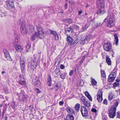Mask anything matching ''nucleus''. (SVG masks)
<instances>
[{
    "label": "nucleus",
    "mask_w": 120,
    "mask_h": 120,
    "mask_svg": "<svg viewBox=\"0 0 120 120\" xmlns=\"http://www.w3.org/2000/svg\"><path fill=\"white\" fill-rule=\"evenodd\" d=\"M104 22H107L106 26L109 28L114 26L115 25V21L114 15L112 13H110L105 19Z\"/></svg>",
    "instance_id": "nucleus-1"
},
{
    "label": "nucleus",
    "mask_w": 120,
    "mask_h": 120,
    "mask_svg": "<svg viewBox=\"0 0 120 120\" xmlns=\"http://www.w3.org/2000/svg\"><path fill=\"white\" fill-rule=\"evenodd\" d=\"M13 45L16 51L21 52L23 51V48L19 44V39L18 38H15L13 41Z\"/></svg>",
    "instance_id": "nucleus-2"
},
{
    "label": "nucleus",
    "mask_w": 120,
    "mask_h": 120,
    "mask_svg": "<svg viewBox=\"0 0 120 120\" xmlns=\"http://www.w3.org/2000/svg\"><path fill=\"white\" fill-rule=\"evenodd\" d=\"M117 69L115 68L111 73L109 76L108 81L111 82L113 81L116 77Z\"/></svg>",
    "instance_id": "nucleus-3"
},
{
    "label": "nucleus",
    "mask_w": 120,
    "mask_h": 120,
    "mask_svg": "<svg viewBox=\"0 0 120 120\" xmlns=\"http://www.w3.org/2000/svg\"><path fill=\"white\" fill-rule=\"evenodd\" d=\"M116 108L115 107H111L109 111V116L110 118H113L116 114Z\"/></svg>",
    "instance_id": "nucleus-4"
},
{
    "label": "nucleus",
    "mask_w": 120,
    "mask_h": 120,
    "mask_svg": "<svg viewBox=\"0 0 120 120\" xmlns=\"http://www.w3.org/2000/svg\"><path fill=\"white\" fill-rule=\"evenodd\" d=\"M38 63V60H36L35 58H34L31 61L30 67L31 69L34 70L37 67Z\"/></svg>",
    "instance_id": "nucleus-5"
},
{
    "label": "nucleus",
    "mask_w": 120,
    "mask_h": 120,
    "mask_svg": "<svg viewBox=\"0 0 120 120\" xmlns=\"http://www.w3.org/2000/svg\"><path fill=\"white\" fill-rule=\"evenodd\" d=\"M20 31L22 34L23 35H26L27 32V30L25 27V22L21 24L20 28Z\"/></svg>",
    "instance_id": "nucleus-6"
},
{
    "label": "nucleus",
    "mask_w": 120,
    "mask_h": 120,
    "mask_svg": "<svg viewBox=\"0 0 120 120\" xmlns=\"http://www.w3.org/2000/svg\"><path fill=\"white\" fill-rule=\"evenodd\" d=\"M92 38L90 36H85L82 38L80 40V43L81 44L83 45L85 43H87L89 41L90 38Z\"/></svg>",
    "instance_id": "nucleus-7"
},
{
    "label": "nucleus",
    "mask_w": 120,
    "mask_h": 120,
    "mask_svg": "<svg viewBox=\"0 0 120 120\" xmlns=\"http://www.w3.org/2000/svg\"><path fill=\"white\" fill-rule=\"evenodd\" d=\"M81 111L83 116H87V111L85 106H82L81 107Z\"/></svg>",
    "instance_id": "nucleus-8"
},
{
    "label": "nucleus",
    "mask_w": 120,
    "mask_h": 120,
    "mask_svg": "<svg viewBox=\"0 0 120 120\" xmlns=\"http://www.w3.org/2000/svg\"><path fill=\"white\" fill-rule=\"evenodd\" d=\"M19 83L20 85L26 86V84L25 81L23 76L20 75L19 76Z\"/></svg>",
    "instance_id": "nucleus-9"
},
{
    "label": "nucleus",
    "mask_w": 120,
    "mask_h": 120,
    "mask_svg": "<svg viewBox=\"0 0 120 120\" xmlns=\"http://www.w3.org/2000/svg\"><path fill=\"white\" fill-rule=\"evenodd\" d=\"M97 99L99 102L102 100V90H99L98 91L97 94Z\"/></svg>",
    "instance_id": "nucleus-10"
},
{
    "label": "nucleus",
    "mask_w": 120,
    "mask_h": 120,
    "mask_svg": "<svg viewBox=\"0 0 120 120\" xmlns=\"http://www.w3.org/2000/svg\"><path fill=\"white\" fill-rule=\"evenodd\" d=\"M103 47L104 49L107 51H109L112 48L111 44L109 42L103 45Z\"/></svg>",
    "instance_id": "nucleus-11"
},
{
    "label": "nucleus",
    "mask_w": 120,
    "mask_h": 120,
    "mask_svg": "<svg viewBox=\"0 0 120 120\" xmlns=\"http://www.w3.org/2000/svg\"><path fill=\"white\" fill-rule=\"evenodd\" d=\"M38 34L37 37L41 39L43 38L46 35V33L45 32L43 31L37 33Z\"/></svg>",
    "instance_id": "nucleus-12"
},
{
    "label": "nucleus",
    "mask_w": 120,
    "mask_h": 120,
    "mask_svg": "<svg viewBox=\"0 0 120 120\" xmlns=\"http://www.w3.org/2000/svg\"><path fill=\"white\" fill-rule=\"evenodd\" d=\"M48 31L50 34H52L55 37V40H59V37L56 31H52L51 30H49Z\"/></svg>",
    "instance_id": "nucleus-13"
},
{
    "label": "nucleus",
    "mask_w": 120,
    "mask_h": 120,
    "mask_svg": "<svg viewBox=\"0 0 120 120\" xmlns=\"http://www.w3.org/2000/svg\"><path fill=\"white\" fill-rule=\"evenodd\" d=\"M106 0H99L98 1V7L99 8H102L104 7V2Z\"/></svg>",
    "instance_id": "nucleus-14"
},
{
    "label": "nucleus",
    "mask_w": 120,
    "mask_h": 120,
    "mask_svg": "<svg viewBox=\"0 0 120 120\" xmlns=\"http://www.w3.org/2000/svg\"><path fill=\"white\" fill-rule=\"evenodd\" d=\"M66 39L68 42V44L71 45H74V43L73 42L72 38L70 36H68L66 38Z\"/></svg>",
    "instance_id": "nucleus-15"
},
{
    "label": "nucleus",
    "mask_w": 120,
    "mask_h": 120,
    "mask_svg": "<svg viewBox=\"0 0 120 120\" xmlns=\"http://www.w3.org/2000/svg\"><path fill=\"white\" fill-rule=\"evenodd\" d=\"M7 6L8 8H11L14 7V4L12 1H9L6 2Z\"/></svg>",
    "instance_id": "nucleus-16"
},
{
    "label": "nucleus",
    "mask_w": 120,
    "mask_h": 120,
    "mask_svg": "<svg viewBox=\"0 0 120 120\" xmlns=\"http://www.w3.org/2000/svg\"><path fill=\"white\" fill-rule=\"evenodd\" d=\"M72 29L68 27L65 29V34L67 35H70L72 32Z\"/></svg>",
    "instance_id": "nucleus-17"
},
{
    "label": "nucleus",
    "mask_w": 120,
    "mask_h": 120,
    "mask_svg": "<svg viewBox=\"0 0 120 120\" xmlns=\"http://www.w3.org/2000/svg\"><path fill=\"white\" fill-rule=\"evenodd\" d=\"M67 112L69 113L73 114L75 113L74 110L69 106L67 107Z\"/></svg>",
    "instance_id": "nucleus-18"
},
{
    "label": "nucleus",
    "mask_w": 120,
    "mask_h": 120,
    "mask_svg": "<svg viewBox=\"0 0 120 120\" xmlns=\"http://www.w3.org/2000/svg\"><path fill=\"white\" fill-rule=\"evenodd\" d=\"M20 65L25 64V59L22 57H20Z\"/></svg>",
    "instance_id": "nucleus-19"
},
{
    "label": "nucleus",
    "mask_w": 120,
    "mask_h": 120,
    "mask_svg": "<svg viewBox=\"0 0 120 120\" xmlns=\"http://www.w3.org/2000/svg\"><path fill=\"white\" fill-rule=\"evenodd\" d=\"M93 112V117H92L91 116V117H94V118H95L96 117V115H97V110L94 108H92L91 110Z\"/></svg>",
    "instance_id": "nucleus-20"
},
{
    "label": "nucleus",
    "mask_w": 120,
    "mask_h": 120,
    "mask_svg": "<svg viewBox=\"0 0 120 120\" xmlns=\"http://www.w3.org/2000/svg\"><path fill=\"white\" fill-rule=\"evenodd\" d=\"M47 80L48 85L50 87L51 86L52 81L50 75H48L47 78Z\"/></svg>",
    "instance_id": "nucleus-21"
},
{
    "label": "nucleus",
    "mask_w": 120,
    "mask_h": 120,
    "mask_svg": "<svg viewBox=\"0 0 120 120\" xmlns=\"http://www.w3.org/2000/svg\"><path fill=\"white\" fill-rule=\"evenodd\" d=\"M114 36L115 38L114 41L115 42L116 45V46H117L118 45V37H117L116 34H115L114 35Z\"/></svg>",
    "instance_id": "nucleus-22"
},
{
    "label": "nucleus",
    "mask_w": 120,
    "mask_h": 120,
    "mask_svg": "<svg viewBox=\"0 0 120 120\" xmlns=\"http://www.w3.org/2000/svg\"><path fill=\"white\" fill-rule=\"evenodd\" d=\"M74 117L71 115H68L66 117V120H73Z\"/></svg>",
    "instance_id": "nucleus-23"
},
{
    "label": "nucleus",
    "mask_w": 120,
    "mask_h": 120,
    "mask_svg": "<svg viewBox=\"0 0 120 120\" xmlns=\"http://www.w3.org/2000/svg\"><path fill=\"white\" fill-rule=\"evenodd\" d=\"M91 82L92 85L93 86L96 85L97 83L95 80L92 77L91 78Z\"/></svg>",
    "instance_id": "nucleus-24"
},
{
    "label": "nucleus",
    "mask_w": 120,
    "mask_h": 120,
    "mask_svg": "<svg viewBox=\"0 0 120 120\" xmlns=\"http://www.w3.org/2000/svg\"><path fill=\"white\" fill-rule=\"evenodd\" d=\"M36 29L38 32H39V31H43V29L41 26L40 25H38L36 26Z\"/></svg>",
    "instance_id": "nucleus-25"
},
{
    "label": "nucleus",
    "mask_w": 120,
    "mask_h": 120,
    "mask_svg": "<svg viewBox=\"0 0 120 120\" xmlns=\"http://www.w3.org/2000/svg\"><path fill=\"white\" fill-rule=\"evenodd\" d=\"M106 62L109 65H110L111 64V62L110 59L109 57L107 56L106 57Z\"/></svg>",
    "instance_id": "nucleus-26"
},
{
    "label": "nucleus",
    "mask_w": 120,
    "mask_h": 120,
    "mask_svg": "<svg viewBox=\"0 0 120 120\" xmlns=\"http://www.w3.org/2000/svg\"><path fill=\"white\" fill-rule=\"evenodd\" d=\"M34 83L36 86L37 87L40 86V81L38 78L36 80V81H34Z\"/></svg>",
    "instance_id": "nucleus-27"
},
{
    "label": "nucleus",
    "mask_w": 120,
    "mask_h": 120,
    "mask_svg": "<svg viewBox=\"0 0 120 120\" xmlns=\"http://www.w3.org/2000/svg\"><path fill=\"white\" fill-rule=\"evenodd\" d=\"M105 11L104 10H99L97 11V13L98 15H102L105 13Z\"/></svg>",
    "instance_id": "nucleus-28"
},
{
    "label": "nucleus",
    "mask_w": 120,
    "mask_h": 120,
    "mask_svg": "<svg viewBox=\"0 0 120 120\" xmlns=\"http://www.w3.org/2000/svg\"><path fill=\"white\" fill-rule=\"evenodd\" d=\"M4 55L5 57L7 60H10V56L9 53L8 52H6L5 53H4Z\"/></svg>",
    "instance_id": "nucleus-29"
},
{
    "label": "nucleus",
    "mask_w": 120,
    "mask_h": 120,
    "mask_svg": "<svg viewBox=\"0 0 120 120\" xmlns=\"http://www.w3.org/2000/svg\"><path fill=\"white\" fill-rule=\"evenodd\" d=\"M80 108V104L78 103L75 106V110L78 112Z\"/></svg>",
    "instance_id": "nucleus-30"
},
{
    "label": "nucleus",
    "mask_w": 120,
    "mask_h": 120,
    "mask_svg": "<svg viewBox=\"0 0 120 120\" xmlns=\"http://www.w3.org/2000/svg\"><path fill=\"white\" fill-rule=\"evenodd\" d=\"M116 82H115L113 84V86L115 87H116L118 86L119 85V82L120 80L119 79H117L116 80Z\"/></svg>",
    "instance_id": "nucleus-31"
},
{
    "label": "nucleus",
    "mask_w": 120,
    "mask_h": 120,
    "mask_svg": "<svg viewBox=\"0 0 120 120\" xmlns=\"http://www.w3.org/2000/svg\"><path fill=\"white\" fill-rule=\"evenodd\" d=\"M114 95L112 92L109 93L108 96L109 100V101L111 100L113 98Z\"/></svg>",
    "instance_id": "nucleus-32"
},
{
    "label": "nucleus",
    "mask_w": 120,
    "mask_h": 120,
    "mask_svg": "<svg viewBox=\"0 0 120 120\" xmlns=\"http://www.w3.org/2000/svg\"><path fill=\"white\" fill-rule=\"evenodd\" d=\"M38 34L37 33V32H35L34 34L32 35L31 37V38L32 41L34 40L35 38L37 37Z\"/></svg>",
    "instance_id": "nucleus-33"
},
{
    "label": "nucleus",
    "mask_w": 120,
    "mask_h": 120,
    "mask_svg": "<svg viewBox=\"0 0 120 120\" xmlns=\"http://www.w3.org/2000/svg\"><path fill=\"white\" fill-rule=\"evenodd\" d=\"M29 31L30 32L32 33L34 32V26H30L29 27Z\"/></svg>",
    "instance_id": "nucleus-34"
},
{
    "label": "nucleus",
    "mask_w": 120,
    "mask_h": 120,
    "mask_svg": "<svg viewBox=\"0 0 120 120\" xmlns=\"http://www.w3.org/2000/svg\"><path fill=\"white\" fill-rule=\"evenodd\" d=\"M20 66L22 71V72H24L25 70V64L20 65Z\"/></svg>",
    "instance_id": "nucleus-35"
},
{
    "label": "nucleus",
    "mask_w": 120,
    "mask_h": 120,
    "mask_svg": "<svg viewBox=\"0 0 120 120\" xmlns=\"http://www.w3.org/2000/svg\"><path fill=\"white\" fill-rule=\"evenodd\" d=\"M54 72L55 73L56 75H57L59 74L60 73V71L59 69L56 68Z\"/></svg>",
    "instance_id": "nucleus-36"
},
{
    "label": "nucleus",
    "mask_w": 120,
    "mask_h": 120,
    "mask_svg": "<svg viewBox=\"0 0 120 120\" xmlns=\"http://www.w3.org/2000/svg\"><path fill=\"white\" fill-rule=\"evenodd\" d=\"M84 105L86 107H89L90 106V102H85L84 103Z\"/></svg>",
    "instance_id": "nucleus-37"
},
{
    "label": "nucleus",
    "mask_w": 120,
    "mask_h": 120,
    "mask_svg": "<svg viewBox=\"0 0 120 120\" xmlns=\"http://www.w3.org/2000/svg\"><path fill=\"white\" fill-rule=\"evenodd\" d=\"M66 1L68 2L71 5H72L74 2V0H67Z\"/></svg>",
    "instance_id": "nucleus-38"
},
{
    "label": "nucleus",
    "mask_w": 120,
    "mask_h": 120,
    "mask_svg": "<svg viewBox=\"0 0 120 120\" xmlns=\"http://www.w3.org/2000/svg\"><path fill=\"white\" fill-rule=\"evenodd\" d=\"M101 72L102 76L103 77H105V75L104 71H102V70L101 69Z\"/></svg>",
    "instance_id": "nucleus-39"
},
{
    "label": "nucleus",
    "mask_w": 120,
    "mask_h": 120,
    "mask_svg": "<svg viewBox=\"0 0 120 120\" xmlns=\"http://www.w3.org/2000/svg\"><path fill=\"white\" fill-rule=\"evenodd\" d=\"M118 102L117 101H116V102L115 103V105H113L112 107H115L116 108V107L118 106Z\"/></svg>",
    "instance_id": "nucleus-40"
},
{
    "label": "nucleus",
    "mask_w": 120,
    "mask_h": 120,
    "mask_svg": "<svg viewBox=\"0 0 120 120\" xmlns=\"http://www.w3.org/2000/svg\"><path fill=\"white\" fill-rule=\"evenodd\" d=\"M60 77L62 79H64L65 78V75L64 74H62L60 75Z\"/></svg>",
    "instance_id": "nucleus-41"
},
{
    "label": "nucleus",
    "mask_w": 120,
    "mask_h": 120,
    "mask_svg": "<svg viewBox=\"0 0 120 120\" xmlns=\"http://www.w3.org/2000/svg\"><path fill=\"white\" fill-rule=\"evenodd\" d=\"M87 28L85 26H84V27L83 26L81 32H83L85 31Z\"/></svg>",
    "instance_id": "nucleus-42"
},
{
    "label": "nucleus",
    "mask_w": 120,
    "mask_h": 120,
    "mask_svg": "<svg viewBox=\"0 0 120 120\" xmlns=\"http://www.w3.org/2000/svg\"><path fill=\"white\" fill-rule=\"evenodd\" d=\"M21 93H22V94L21 93L20 94V95H23V98H26L24 96V91L23 90H21Z\"/></svg>",
    "instance_id": "nucleus-43"
},
{
    "label": "nucleus",
    "mask_w": 120,
    "mask_h": 120,
    "mask_svg": "<svg viewBox=\"0 0 120 120\" xmlns=\"http://www.w3.org/2000/svg\"><path fill=\"white\" fill-rule=\"evenodd\" d=\"M101 24V23H100L98 22L95 24V26L96 27H98L100 26V24Z\"/></svg>",
    "instance_id": "nucleus-44"
},
{
    "label": "nucleus",
    "mask_w": 120,
    "mask_h": 120,
    "mask_svg": "<svg viewBox=\"0 0 120 120\" xmlns=\"http://www.w3.org/2000/svg\"><path fill=\"white\" fill-rule=\"evenodd\" d=\"M31 45L30 44H27V45L26 46V48L29 49L30 48Z\"/></svg>",
    "instance_id": "nucleus-45"
},
{
    "label": "nucleus",
    "mask_w": 120,
    "mask_h": 120,
    "mask_svg": "<svg viewBox=\"0 0 120 120\" xmlns=\"http://www.w3.org/2000/svg\"><path fill=\"white\" fill-rule=\"evenodd\" d=\"M64 65H63L62 64H61L60 65V68L62 69H64Z\"/></svg>",
    "instance_id": "nucleus-46"
},
{
    "label": "nucleus",
    "mask_w": 120,
    "mask_h": 120,
    "mask_svg": "<svg viewBox=\"0 0 120 120\" xmlns=\"http://www.w3.org/2000/svg\"><path fill=\"white\" fill-rule=\"evenodd\" d=\"M117 117V118L120 119V113L119 112H117L116 113Z\"/></svg>",
    "instance_id": "nucleus-47"
},
{
    "label": "nucleus",
    "mask_w": 120,
    "mask_h": 120,
    "mask_svg": "<svg viewBox=\"0 0 120 120\" xmlns=\"http://www.w3.org/2000/svg\"><path fill=\"white\" fill-rule=\"evenodd\" d=\"M74 27L76 29H78L79 28V27L76 25H74Z\"/></svg>",
    "instance_id": "nucleus-48"
},
{
    "label": "nucleus",
    "mask_w": 120,
    "mask_h": 120,
    "mask_svg": "<svg viewBox=\"0 0 120 120\" xmlns=\"http://www.w3.org/2000/svg\"><path fill=\"white\" fill-rule=\"evenodd\" d=\"M87 97L90 101H92V99L90 95L88 96Z\"/></svg>",
    "instance_id": "nucleus-49"
},
{
    "label": "nucleus",
    "mask_w": 120,
    "mask_h": 120,
    "mask_svg": "<svg viewBox=\"0 0 120 120\" xmlns=\"http://www.w3.org/2000/svg\"><path fill=\"white\" fill-rule=\"evenodd\" d=\"M64 104V102L63 101H60L59 102V104L61 106L63 105Z\"/></svg>",
    "instance_id": "nucleus-50"
},
{
    "label": "nucleus",
    "mask_w": 120,
    "mask_h": 120,
    "mask_svg": "<svg viewBox=\"0 0 120 120\" xmlns=\"http://www.w3.org/2000/svg\"><path fill=\"white\" fill-rule=\"evenodd\" d=\"M104 103L106 105H107V101L106 99H105L103 101Z\"/></svg>",
    "instance_id": "nucleus-51"
},
{
    "label": "nucleus",
    "mask_w": 120,
    "mask_h": 120,
    "mask_svg": "<svg viewBox=\"0 0 120 120\" xmlns=\"http://www.w3.org/2000/svg\"><path fill=\"white\" fill-rule=\"evenodd\" d=\"M85 95L87 97L90 95L89 93L87 91H86L85 92Z\"/></svg>",
    "instance_id": "nucleus-52"
},
{
    "label": "nucleus",
    "mask_w": 120,
    "mask_h": 120,
    "mask_svg": "<svg viewBox=\"0 0 120 120\" xmlns=\"http://www.w3.org/2000/svg\"><path fill=\"white\" fill-rule=\"evenodd\" d=\"M73 72V71L72 70H71V71L69 72V75L70 76H72Z\"/></svg>",
    "instance_id": "nucleus-53"
},
{
    "label": "nucleus",
    "mask_w": 120,
    "mask_h": 120,
    "mask_svg": "<svg viewBox=\"0 0 120 120\" xmlns=\"http://www.w3.org/2000/svg\"><path fill=\"white\" fill-rule=\"evenodd\" d=\"M83 16H84L85 18H86L87 17V14L86 13L83 14Z\"/></svg>",
    "instance_id": "nucleus-54"
},
{
    "label": "nucleus",
    "mask_w": 120,
    "mask_h": 120,
    "mask_svg": "<svg viewBox=\"0 0 120 120\" xmlns=\"http://www.w3.org/2000/svg\"><path fill=\"white\" fill-rule=\"evenodd\" d=\"M36 90L37 93H40L41 91L38 88H37Z\"/></svg>",
    "instance_id": "nucleus-55"
},
{
    "label": "nucleus",
    "mask_w": 120,
    "mask_h": 120,
    "mask_svg": "<svg viewBox=\"0 0 120 120\" xmlns=\"http://www.w3.org/2000/svg\"><path fill=\"white\" fill-rule=\"evenodd\" d=\"M82 11L80 10L78 11V14L79 15H80L82 14Z\"/></svg>",
    "instance_id": "nucleus-56"
},
{
    "label": "nucleus",
    "mask_w": 120,
    "mask_h": 120,
    "mask_svg": "<svg viewBox=\"0 0 120 120\" xmlns=\"http://www.w3.org/2000/svg\"><path fill=\"white\" fill-rule=\"evenodd\" d=\"M68 4L67 3H66L65 4L64 6L65 8L66 9L67 8Z\"/></svg>",
    "instance_id": "nucleus-57"
},
{
    "label": "nucleus",
    "mask_w": 120,
    "mask_h": 120,
    "mask_svg": "<svg viewBox=\"0 0 120 120\" xmlns=\"http://www.w3.org/2000/svg\"><path fill=\"white\" fill-rule=\"evenodd\" d=\"M68 22L69 23H71L72 22V20L70 19H68Z\"/></svg>",
    "instance_id": "nucleus-58"
},
{
    "label": "nucleus",
    "mask_w": 120,
    "mask_h": 120,
    "mask_svg": "<svg viewBox=\"0 0 120 120\" xmlns=\"http://www.w3.org/2000/svg\"><path fill=\"white\" fill-rule=\"evenodd\" d=\"M29 108H29L30 109H32L34 107H33V106L31 105V106H29Z\"/></svg>",
    "instance_id": "nucleus-59"
},
{
    "label": "nucleus",
    "mask_w": 120,
    "mask_h": 120,
    "mask_svg": "<svg viewBox=\"0 0 120 120\" xmlns=\"http://www.w3.org/2000/svg\"><path fill=\"white\" fill-rule=\"evenodd\" d=\"M79 40H78V38H77L76 40L75 41V42H76V43H77L78 42H79Z\"/></svg>",
    "instance_id": "nucleus-60"
},
{
    "label": "nucleus",
    "mask_w": 120,
    "mask_h": 120,
    "mask_svg": "<svg viewBox=\"0 0 120 120\" xmlns=\"http://www.w3.org/2000/svg\"><path fill=\"white\" fill-rule=\"evenodd\" d=\"M56 87V88H55L56 90V91L57 90L59 89V87H57V88H56V87Z\"/></svg>",
    "instance_id": "nucleus-61"
},
{
    "label": "nucleus",
    "mask_w": 120,
    "mask_h": 120,
    "mask_svg": "<svg viewBox=\"0 0 120 120\" xmlns=\"http://www.w3.org/2000/svg\"><path fill=\"white\" fill-rule=\"evenodd\" d=\"M7 119H8V118H7V117L6 116H5V120H7Z\"/></svg>",
    "instance_id": "nucleus-62"
},
{
    "label": "nucleus",
    "mask_w": 120,
    "mask_h": 120,
    "mask_svg": "<svg viewBox=\"0 0 120 120\" xmlns=\"http://www.w3.org/2000/svg\"><path fill=\"white\" fill-rule=\"evenodd\" d=\"M5 73V72L4 71H3L1 73L2 74H3L4 73Z\"/></svg>",
    "instance_id": "nucleus-63"
},
{
    "label": "nucleus",
    "mask_w": 120,
    "mask_h": 120,
    "mask_svg": "<svg viewBox=\"0 0 120 120\" xmlns=\"http://www.w3.org/2000/svg\"><path fill=\"white\" fill-rule=\"evenodd\" d=\"M106 120L107 119L106 117H104V118L103 120Z\"/></svg>",
    "instance_id": "nucleus-64"
}]
</instances>
